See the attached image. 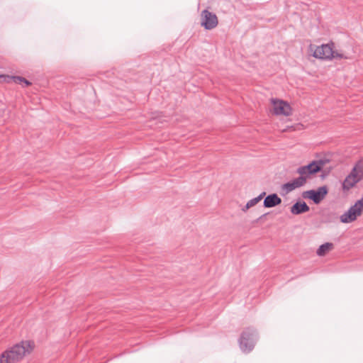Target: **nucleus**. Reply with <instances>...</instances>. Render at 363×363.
<instances>
[{"mask_svg":"<svg viewBox=\"0 0 363 363\" xmlns=\"http://www.w3.org/2000/svg\"><path fill=\"white\" fill-rule=\"evenodd\" d=\"M352 173L357 174V176L362 179L363 178V162L360 160L353 168Z\"/></svg>","mask_w":363,"mask_h":363,"instance_id":"obj_16","label":"nucleus"},{"mask_svg":"<svg viewBox=\"0 0 363 363\" xmlns=\"http://www.w3.org/2000/svg\"><path fill=\"white\" fill-rule=\"evenodd\" d=\"M328 188L327 186H322L317 189H311L302 193V197L311 200L315 204H319L327 196Z\"/></svg>","mask_w":363,"mask_h":363,"instance_id":"obj_5","label":"nucleus"},{"mask_svg":"<svg viewBox=\"0 0 363 363\" xmlns=\"http://www.w3.org/2000/svg\"><path fill=\"white\" fill-rule=\"evenodd\" d=\"M310 211L309 206L305 201H298L291 207V213L294 215H300Z\"/></svg>","mask_w":363,"mask_h":363,"instance_id":"obj_10","label":"nucleus"},{"mask_svg":"<svg viewBox=\"0 0 363 363\" xmlns=\"http://www.w3.org/2000/svg\"><path fill=\"white\" fill-rule=\"evenodd\" d=\"M333 43L323 44L318 46L313 52V57L321 60H331L333 58H345L342 54H340L333 48Z\"/></svg>","mask_w":363,"mask_h":363,"instance_id":"obj_4","label":"nucleus"},{"mask_svg":"<svg viewBox=\"0 0 363 363\" xmlns=\"http://www.w3.org/2000/svg\"><path fill=\"white\" fill-rule=\"evenodd\" d=\"M274 106V113L275 115H283L289 116L291 115V108L290 105L283 100L272 99Z\"/></svg>","mask_w":363,"mask_h":363,"instance_id":"obj_8","label":"nucleus"},{"mask_svg":"<svg viewBox=\"0 0 363 363\" xmlns=\"http://www.w3.org/2000/svg\"><path fill=\"white\" fill-rule=\"evenodd\" d=\"M31 349L30 342L22 341L4 352L0 356V363H14L21 360Z\"/></svg>","mask_w":363,"mask_h":363,"instance_id":"obj_1","label":"nucleus"},{"mask_svg":"<svg viewBox=\"0 0 363 363\" xmlns=\"http://www.w3.org/2000/svg\"><path fill=\"white\" fill-rule=\"evenodd\" d=\"M360 180L359 177H358L357 174L351 172V174L348 175L343 182L342 188L345 190H349Z\"/></svg>","mask_w":363,"mask_h":363,"instance_id":"obj_11","label":"nucleus"},{"mask_svg":"<svg viewBox=\"0 0 363 363\" xmlns=\"http://www.w3.org/2000/svg\"><path fill=\"white\" fill-rule=\"evenodd\" d=\"M333 244L331 242H325L318 247L316 253L318 256H324L328 252L332 250Z\"/></svg>","mask_w":363,"mask_h":363,"instance_id":"obj_14","label":"nucleus"},{"mask_svg":"<svg viewBox=\"0 0 363 363\" xmlns=\"http://www.w3.org/2000/svg\"><path fill=\"white\" fill-rule=\"evenodd\" d=\"M362 161L363 162V160Z\"/></svg>","mask_w":363,"mask_h":363,"instance_id":"obj_20","label":"nucleus"},{"mask_svg":"<svg viewBox=\"0 0 363 363\" xmlns=\"http://www.w3.org/2000/svg\"><path fill=\"white\" fill-rule=\"evenodd\" d=\"M281 203V199L279 196L274 193L270 194L268 196H265L263 202V206L265 208H273Z\"/></svg>","mask_w":363,"mask_h":363,"instance_id":"obj_9","label":"nucleus"},{"mask_svg":"<svg viewBox=\"0 0 363 363\" xmlns=\"http://www.w3.org/2000/svg\"><path fill=\"white\" fill-rule=\"evenodd\" d=\"M258 340V334L253 328H247L241 333L238 342L240 350L245 353L250 352Z\"/></svg>","mask_w":363,"mask_h":363,"instance_id":"obj_3","label":"nucleus"},{"mask_svg":"<svg viewBox=\"0 0 363 363\" xmlns=\"http://www.w3.org/2000/svg\"><path fill=\"white\" fill-rule=\"evenodd\" d=\"M266 195V193L264 191L262 192L258 196L248 201L245 206V207L242 208L243 211H245L248 210L250 208L255 206L257 203H258Z\"/></svg>","mask_w":363,"mask_h":363,"instance_id":"obj_13","label":"nucleus"},{"mask_svg":"<svg viewBox=\"0 0 363 363\" xmlns=\"http://www.w3.org/2000/svg\"><path fill=\"white\" fill-rule=\"evenodd\" d=\"M358 216L355 214L352 208L350 207L347 211L340 216V221L343 223H350L354 221Z\"/></svg>","mask_w":363,"mask_h":363,"instance_id":"obj_12","label":"nucleus"},{"mask_svg":"<svg viewBox=\"0 0 363 363\" xmlns=\"http://www.w3.org/2000/svg\"><path fill=\"white\" fill-rule=\"evenodd\" d=\"M13 78L14 82L16 83H21V82L23 83V87H27V86L31 85V82L23 77L15 76Z\"/></svg>","mask_w":363,"mask_h":363,"instance_id":"obj_17","label":"nucleus"},{"mask_svg":"<svg viewBox=\"0 0 363 363\" xmlns=\"http://www.w3.org/2000/svg\"><path fill=\"white\" fill-rule=\"evenodd\" d=\"M201 26L206 30H211L218 25L216 15L206 9L203 10L201 13Z\"/></svg>","mask_w":363,"mask_h":363,"instance_id":"obj_6","label":"nucleus"},{"mask_svg":"<svg viewBox=\"0 0 363 363\" xmlns=\"http://www.w3.org/2000/svg\"><path fill=\"white\" fill-rule=\"evenodd\" d=\"M296 172L299 174L298 177L281 185V194L282 196H285L294 189L304 186L307 180L312 176L301 167L296 169Z\"/></svg>","mask_w":363,"mask_h":363,"instance_id":"obj_2","label":"nucleus"},{"mask_svg":"<svg viewBox=\"0 0 363 363\" xmlns=\"http://www.w3.org/2000/svg\"><path fill=\"white\" fill-rule=\"evenodd\" d=\"M329 162L328 159H319L313 160L306 165L301 166V168L306 171L311 175H314L318 172H320L323 167Z\"/></svg>","mask_w":363,"mask_h":363,"instance_id":"obj_7","label":"nucleus"},{"mask_svg":"<svg viewBox=\"0 0 363 363\" xmlns=\"http://www.w3.org/2000/svg\"><path fill=\"white\" fill-rule=\"evenodd\" d=\"M352 211L357 216H359L363 212V197L357 200L353 206H351Z\"/></svg>","mask_w":363,"mask_h":363,"instance_id":"obj_15","label":"nucleus"},{"mask_svg":"<svg viewBox=\"0 0 363 363\" xmlns=\"http://www.w3.org/2000/svg\"><path fill=\"white\" fill-rule=\"evenodd\" d=\"M337 218L335 213L331 212L324 216L325 222L330 223L333 222Z\"/></svg>","mask_w":363,"mask_h":363,"instance_id":"obj_18","label":"nucleus"},{"mask_svg":"<svg viewBox=\"0 0 363 363\" xmlns=\"http://www.w3.org/2000/svg\"><path fill=\"white\" fill-rule=\"evenodd\" d=\"M268 213H264V214H262L261 216H259L257 219V220H261L262 219H264V218H265L267 216Z\"/></svg>","mask_w":363,"mask_h":363,"instance_id":"obj_19","label":"nucleus"}]
</instances>
